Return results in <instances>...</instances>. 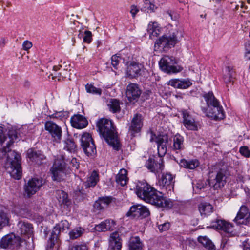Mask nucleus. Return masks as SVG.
I'll use <instances>...</instances> for the list:
<instances>
[{
	"label": "nucleus",
	"instance_id": "45",
	"mask_svg": "<svg viewBox=\"0 0 250 250\" xmlns=\"http://www.w3.org/2000/svg\"><path fill=\"white\" fill-rule=\"evenodd\" d=\"M84 229L81 228L74 229L69 232L70 238L71 239H75L80 237L83 233Z\"/></svg>",
	"mask_w": 250,
	"mask_h": 250
},
{
	"label": "nucleus",
	"instance_id": "64",
	"mask_svg": "<svg viewBox=\"0 0 250 250\" xmlns=\"http://www.w3.org/2000/svg\"><path fill=\"white\" fill-rule=\"evenodd\" d=\"M6 42V39L4 38H1L0 40V47L3 48Z\"/></svg>",
	"mask_w": 250,
	"mask_h": 250
},
{
	"label": "nucleus",
	"instance_id": "21",
	"mask_svg": "<svg viewBox=\"0 0 250 250\" xmlns=\"http://www.w3.org/2000/svg\"><path fill=\"white\" fill-rule=\"evenodd\" d=\"M250 214L248 208L242 206L234 221L238 224L247 225L250 222Z\"/></svg>",
	"mask_w": 250,
	"mask_h": 250
},
{
	"label": "nucleus",
	"instance_id": "30",
	"mask_svg": "<svg viewBox=\"0 0 250 250\" xmlns=\"http://www.w3.org/2000/svg\"><path fill=\"white\" fill-rule=\"evenodd\" d=\"M143 243L138 236L131 237L129 241V250H142Z\"/></svg>",
	"mask_w": 250,
	"mask_h": 250
},
{
	"label": "nucleus",
	"instance_id": "56",
	"mask_svg": "<svg viewBox=\"0 0 250 250\" xmlns=\"http://www.w3.org/2000/svg\"><path fill=\"white\" fill-rule=\"evenodd\" d=\"M178 85L177 88L186 89L188 88V81L186 80H179Z\"/></svg>",
	"mask_w": 250,
	"mask_h": 250
},
{
	"label": "nucleus",
	"instance_id": "55",
	"mask_svg": "<svg viewBox=\"0 0 250 250\" xmlns=\"http://www.w3.org/2000/svg\"><path fill=\"white\" fill-rule=\"evenodd\" d=\"M32 46V43L31 42L26 40L22 44V47L24 50L27 51Z\"/></svg>",
	"mask_w": 250,
	"mask_h": 250
},
{
	"label": "nucleus",
	"instance_id": "4",
	"mask_svg": "<svg viewBox=\"0 0 250 250\" xmlns=\"http://www.w3.org/2000/svg\"><path fill=\"white\" fill-rule=\"evenodd\" d=\"M69 223L66 220H63L56 225L53 228L51 236L48 241L47 248H52L55 244H60L59 235L62 231L68 229Z\"/></svg>",
	"mask_w": 250,
	"mask_h": 250
},
{
	"label": "nucleus",
	"instance_id": "32",
	"mask_svg": "<svg viewBox=\"0 0 250 250\" xmlns=\"http://www.w3.org/2000/svg\"><path fill=\"white\" fill-rule=\"evenodd\" d=\"M147 31L151 39L157 37L160 34V27L156 22H150L148 25Z\"/></svg>",
	"mask_w": 250,
	"mask_h": 250
},
{
	"label": "nucleus",
	"instance_id": "49",
	"mask_svg": "<svg viewBox=\"0 0 250 250\" xmlns=\"http://www.w3.org/2000/svg\"><path fill=\"white\" fill-rule=\"evenodd\" d=\"M239 152L242 154V155L246 157H249L250 156V150L246 146L241 147L239 150Z\"/></svg>",
	"mask_w": 250,
	"mask_h": 250
},
{
	"label": "nucleus",
	"instance_id": "23",
	"mask_svg": "<svg viewBox=\"0 0 250 250\" xmlns=\"http://www.w3.org/2000/svg\"><path fill=\"white\" fill-rule=\"evenodd\" d=\"M27 156L29 161L37 165H41L45 159V156L41 151H36L31 148L27 152Z\"/></svg>",
	"mask_w": 250,
	"mask_h": 250
},
{
	"label": "nucleus",
	"instance_id": "3",
	"mask_svg": "<svg viewBox=\"0 0 250 250\" xmlns=\"http://www.w3.org/2000/svg\"><path fill=\"white\" fill-rule=\"evenodd\" d=\"M146 203L154 205L158 208H170L173 207L172 201L163 196L162 192L155 188L149 197L146 199Z\"/></svg>",
	"mask_w": 250,
	"mask_h": 250
},
{
	"label": "nucleus",
	"instance_id": "40",
	"mask_svg": "<svg viewBox=\"0 0 250 250\" xmlns=\"http://www.w3.org/2000/svg\"><path fill=\"white\" fill-rule=\"evenodd\" d=\"M233 73L232 69L230 67L228 66L226 68L225 73L223 76L224 81L226 83L232 82Z\"/></svg>",
	"mask_w": 250,
	"mask_h": 250
},
{
	"label": "nucleus",
	"instance_id": "34",
	"mask_svg": "<svg viewBox=\"0 0 250 250\" xmlns=\"http://www.w3.org/2000/svg\"><path fill=\"white\" fill-rule=\"evenodd\" d=\"M127 174V171L125 169H121L119 173L116 175V182L122 186L125 185L128 180Z\"/></svg>",
	"mask_w": 250,
	"mask_h": 250
},
{
	"label": "nucleus",
	"instance_id": "47",
	"mask_svg": "<svg viewBox=\"0 0 250 250\" xmlns=\"http://www.w3.org/2000/svg\"><path fill=\"white\" fill-rule=\"evenodd\" d=\"M86 91L88 93L97 94L100 95L102 93V90L100 88H97L91 84H86L85 85Z\"/></svg>",
	"mask_w": 250,
	"mask_h": 250
},
{
	"label": "nucleus",
	"instance_id": "8",
	"mask_svg": "<svg viewBox=\"0 0 250 250\" xmlns=\"http://www.w3.org/2000/svg\"><path fill=\"white\" fill-rule=\"evenodd\" d=\"M81 145L83 149L88 156L94 155L96 152L94 141L89 133H83L81 138Z\"/></svg>",
	"mask_w": 250,
	"mask_h": 250
},
{
	"label": "nucleus",
	"instance_id": "35",
	"mask_svg": "<svg viewBox=\"0 0 250 250\" xmlns=\"http://www.w3.org/2000/svg\"><path fill=\"white\" fill-rule=\"evenodd\" d=\"M162 183L165 186L167 187V188H169V190L171 188L173 189L174 188V183L173 177L170 173H167L165 175H163L162 178Z\"/></svg>",
	"mask_w": 250,
	"mask_h": 250
},
{
	"label": "nucleus",
	"instance_id": "29",
	"mask_svg": "<svg viewBox=\"0 0 250 250\" xmlns=\"http://www.w3.org/2000/svg\"><path fill=\"white\" fill-rule=\"evenodd\" d=\"M99 181V174L96 171L94 170L92 172L87 181L84 183V187L85 188H93L96 186Z\"/></svg>",
	"mask_w": 250,
	"mask_h": 250
},
{
	"label": "nucleus",
	"instance_id": "26",
	"mask_svg": "<svg viewBox=\"0 0 250 250\" xmlns=\"http://www.w3.org/2000/svg\"><path fill=\"white\" fill-rule=\"evenodd\" d=\"M111 197H101L96 201L93 207L97 210H101L107 208L112 201Z\"/></svg>",
	"mask_w": 250,
	"mask_h": 250
},
{
	"label": "nucleus",
	"instance_id": "59",
	"mask_svg": "<svg viewBox=\"0 0 250 250\" xmlns=\"http://www.w3.org/2000/svg\"><path fill=\"white\" fill-rule=\"evenodd\" d=\"M138 11L139 10L136 6L132 5L131 6L130 13L132 14V16L133 18L135 17L136 14L137 13Z\"/></svg>",
	"mask_w": 250,
	"mask_h": 250
},
{
	"label": "nucleus",
	"instance_id": "46",
	"mask_svg": "<svg viewBox=\"0 0 250 250\" xmlns=\"http://www.w3.org/2000/svg\"><path fill=\"white\" fill-rule=\"evenodd\" d=\"M208 184L203 182H199L196 184L192 183L193 191L195 193H199L200 190L202 188H205Z\"/></svg>",
	"mask_w": 250,
	"mask_h": 250
},
{
	"label": "nucleus",
	"instance_id": "41",
	"mask_svg": "<svg viewBox=\"0 0 250 250\" xmlns=\"http://www.w3.org/2000/svg\"><path fill=\"white\" fill-rule=\"evenodd\" d=\"M110 221L106 220L100 224L96 226V229L99 231H105L110 229L111 226L110 225Z\"/></svg>",
	"mask_w": 250,
	"mask_h": 250
},
{
	"label": "nucleus",
	"instance_id": "5",
	"mask_svg": "<svg viewBox=\"0 0 250 250\" xmlns=\"http://www.w3.org/2000/svg\"><path fill=\"white\" fill-rule=\"evenodd\" d=\"M176 63L175 58L173 56H165L159 62L160 67L167 73H174L181 71L182 68L180 66H175Z\"/></svg>",
	"mask_w": 250,
	"mask_h": 250
},
{
	"label": "nucleus",
	"instance_id": "44",
	"mask_svg": "<svg viewBox=\"0 0 250 250\" xmlns=\"http://www.w3.org/2000/svg\"><path fill=\"white\" fill-rule=\"evenodd\" d=\"M64 149L70 152H74L76 149V145L74 142L71 139H67L64 142Z\"/></svg>",
	"mask_w": 250,
	"mask_h": 250
},
{
	"label": "nucleus",
	"instance_id": "57",
	"mask_svg": "<svg viewBox=\"0 0 250 250\" xmlns=\"http://www.w3.org/2000/svg\"><path fill=\"white\" fill-rule=\"evenodd\" d=\"M246 53L245 55V58L247 60L250 59V42L245 46Z\"/></svg>",
	"mask_w": 250,
	"mask_h": 250
},
{
	"label": "nucleus",
	"instance_id": "37",
	"mask_svg": "<svg viewBox=\"0 0 250 250\" xmlns=\"http://www.w3.org/2000/svg\"><path fill=\"white\" fill-rule=\"evenodd\" d=\"M110 111L113 113H118L121 111L120 102L116 99H112L108 104Z\"/></svg>",
	"mask_w": 250,
	"mask_h": 250
},
{
	"label": "nucleus",
	"instance_id": "20",
	"mask_svg": "<svg viewBox=\"0 0 250 250\" xmlns=\"http://www.w3.org/2000/svg\"><path fill=\"white\" fill-rule=\"evenodd\" d=\"M145 166L151 172L155 174L161 172L164 169L163 159L159 158L158 160H156L149 158L146 161Z\"/></svg>",
	"mask_w": 250,
	"mask_h": 250
},
{
	"label": "nucleus",
	"instance_id": "51",
	"mask_svg": "<svg viewBox=\"0 0 250 250\" xmlns=\"http://www.w3.org/2000/svg\"><path fill=\"white\" fill-rule=\"evenodd\" d=\"M83 41L85 42L89 43L92 41V33L88 30L84 31V36Z\"/></svg>",
	"mask_w": 250,
	"mask_h": 250
},
{
	"label": "nucleus",
	"instance_id": "2",
	"mask_svg": "<svg viewBox=\"0 0 250 250\" xmlns=\"http://www.w3.org/2000/svg\"><path fill=\"white\" fill-rule=\"evenodd\" d=\"M96 126L100 135L108 144L115 147L118 140L113 122L108 119L102 118L98 121Z\"/></svg>",
	"mask_w": 250,
	"mask_h": 250
},
{
	"label": "nucleus",
	"instance_id": "25",
	"mask_svg": "<svg viewBox=\"0 0 250 250\" xmlns=\"http://www.w3.org/2000/svg\"><path fill=\"white\" fill-rule=\"evenodd\" d=\"M143 65L135 62H130L127 67V75L130 78H135L140 75Z\"/></svg>",
	"mask_w": 250,
	"mask_h": 250
},
{
	"label": "nucleus",
	"instance_id": "60",
	"mask_svg": "<svg viewBox=\"0 0 250 250\" xmlns=\"http://www.w3.org/2000/svg\"><path fill=\"white\" fill-rule=\"evenodd\" d=\"M198 73L197 72H195L194 70H192L191 72V79L190 80L192 81H197L198 78Z\"/></svg>",
	"mask_w": 250,
	"mask_h": 250
},
{
	"label": "nucleus",
	"instance_id": "38",
	"mask_svg": "<svg viewBox=\"0 0 250 250\" xmlns=\"http://www.w3.org/2000/svg\"><path fill=\"white\" fill-rule=\"evenodd\" d=\"M184 138L180 135L177 134L173 138V149L174 150H181L183 149Z\"/></svg>",
	"mask_w": 250,
	"mask_h": 250
},
{
	"label": "nucleus",
	"instance_id": "28",
	"mask_svg": "<svg viewBox=\"0 0 250 250\" xmlns=\"http://www.w3.org/2000/svg\"><path fill=\"white\" fill-rule=\"evenodd\" d=\"M198 209L201 216H207L213 212V208L208 202H202L199 205Z\"/></svg>",
	"mask_w": 250,
	"mask_h": 250
},
{
	"label": "nucleus",
	"instance_id": "14",
	"mask_svg": "<svg viewBox=\"0 0 250 250\" xmlns=\"http://www.w3.org/2000/svg\"><path fill=\"white\" fill-rule=\"evenodd\" d=\"M42 185V180L40 178H33L29 180L24 185V191L28 196L37 192Z\"/></svg>",
	"mask_w": 250,
	"mask_h": 250
},
{
	"label": "nucleus",
	"instance_id": "1",
	"mask_svg": "<svg viewBox=\"0 0 250 250\" xmlns=\"http://www.w3.org/2000/svg\"><path fill=\"white\" fill-rule=\"evenodd\" d=\"M17 138L16 130L9 131L7 136L3 133V128L0 126V151L3 155L7 154L4 164V168L12 177L19 180L22 176L21 155L10 150V147Z\"/></svg>",
	"mask_w": 250,
	"mask_h": 250
},
{
	"label": "nucleus",
	"instance_id": "12",
	"mask_svg": "<svg viewBox=\"0 0 250 250\" xmlns=\"http://www.w3.org/2000/svg\"><path fill=\"white\" fill-rule=\"evenodd\" d=\"M148 209L145 206L138 204L132 206L127 215L135 219H142L149 216Z\"/></svg>",
	"mask_w": 250,
	"mask_h": 250
},
{
	"label": "nucleus",
	"instance_id": "24",
	"mask_svg": "<svg viewBox=\"0 0 250 250\" xmlns=\"http://www.w3.org/2000/svg\"><path fill=\"white\" fill-rule=\"evenodd\" d=\"M70 122L72 126L77 129L84 128L88 125L86 118L80 114H75L72 116Z\"/></svg>",
	"mask_w": 250,
	"mask_h": 250
},
{
	"label": "nucleus",
	"instance_id": "53",
	"mask_svg": "<svg viewBox=\"0 0 250 250\" xmlns=\"http://www.w3.org/2000/svg\"><path fill=\"white\" fill-rule=\"evenodd\" d=\"M169 228L170 223L169 222H165L158 226V228L161 232L168 230Z\"/></svg>",
	"mask_w": 250,
	"mask_h": 250
},
{
	"label": "nucleus",
	"instance_id": "16",
	"mask_svg": "<svg viewBox=\"0 0 250 250\" xmlns=\"http://www.w3.org/2000/svg\"><path fill=\"white\" fill-rule=\"evenodd\" d=\"M142 91L137 84L131 83L127 86L126 96L130 102L137 101Z\"/></svg>",
	"mask_w": 250,
	"mask_h": 250
},
{
	"label": "nucleus",
	"instance_id": "43",
	"mask_svg": "<svg viewBox=\"0 0 250 250\" xmlns=\"http://www.w3.org/2000/svg\"><path fill=\"white\" fill-rule=\"evenodd\" d=\"M9 219L6 214L3 211H0V231L2 228L8 225Z\"/></svg>",
	"mask_w": 250,
	"mask_h": 250
},
{
	"label": "nucleus",
	"instance_id": "22",
	"mask_svg": "<svg viewBox=\"0 0 250 250\" xmlns=\"http://www.w3.org/2000/svg\"><path fill=\"white\" fill-rule=\"evenodd\" d=\"M17 232L29 238L33 235V227L31 223L20 221L17 224Z\"/></svg>",
	"mask_w": 250,
	"mask_h": 250
},
{
	"label": "nucleus",
	"instance_id": "15",
	"mask_svg": "<svg viewBox=\"0 0 250 250\" xmlns=\"http://www.w3.org/2000/svg\"><path fill=\"white\" fill-rule=\"evenodd\" d=\"M45 129L49 132L54 141L60 142L62 133L60 126L52 121H47L45 124Z\"/></svg>",
	"mask_w": 250,
	"mask_h": 250
},
{
	"label": "nucleus",
	"instance_id": "6",
	"mask_svg": "<svg viewBox=\"0 0 250 250\" xmlns=\"http://www.w3.org/2000/svg\"><path fill=\"white\" fill-rule=\"evenodd\" d=\"M24 240L19 236L11 233L1 238L0 240V248L2 249H12L15 247L20 248Z\"/></svg>",
	"mask_w": 250,
	"mask_h": 250
},
{
	"label": "nucleus",
	"instance_id": "7",
	"mask_svg": "<svg viewBox=\"0 0 250 250\" xmlns=\"http://www.w3.org/2000/svg\"><path fill=\"white\" fill-rule=\"evenodd\" d=\"M229 175V172L226 167L220 168L216 174L215 178L209 180L208 184L210 187L213 188L215 190L224 187L226 183V179Z\"/></svg>",
	"mask_w": 250,
	"mask_h": 250
},
{
	"label": "nucleus",
	"instance_id": "61",
	"mask_svg": "<svg viewBox=\"0 0 250 250\" xmlns=\"http://www.w3.org/2000/svg\"><path fill=\"white\" fill-rule=\"evenodd\" d=\"M71 164H72V167L75 169H78L79 167V164L77 162V159L75 158H72L71 161Z\"/></svg>",
	"mask_w": 250,
	"mask_h": 250
},
{
	"label": "nucleus",
	"instance_id": "62",
	"mask_svg": "<svg viewBox=\"0 0 250 250\" xmlns=\"http://www.w3.org/2000/svg\"><path fill=\"white\" fill-rule=\"evenodd\" d=\"M179 164L180 167H183L184 168H188V161H187L185 159H181Z\"/></svg>",
	"mask_w": 250,
	"mask_h": 250
},
{
	"label": "nucleus",
	"instance_id": "17",
	"mask_svg": "<svg viewBox=\"0 0 250 250\" xmlns=\"http://www.w3.org/2000/svg\"><path fill=\"white\" fill-rule=\"evenodd\" d=\"M143 126V118L140 114H135L129 126L128 132L133 137L140 132Z\"/></svg>",
	"mask_w": 250,
	"mask_h": 250
},
{
	"label": "nucleus",
	"instance_id": "11",
	"mask_svg": "<svg viewBox=\"0 0 250 250\" xmlns=\"http://www.w3.org/2000/svg\"><path fill=\"white\" fill-rule=\"evenodd\" d=\"M154 188L146 182H139L136 186V193L140 199L146 201Z\"/></svg>",
	"mask_w": 250,
	"mask_h": 250
},
{
	"label": "nucleus",
	"instance_id": "19",
	"mask_svg": "<svg viewBox=\"0 0 250 250\" xmlns=\"http://www.w3.org/2000/svg\"><path fill=\"white\" fill-rule=\"evenodd\" d=\"M64 164L63 161L56 160L51 168L52 178L54 181H60L63 174Z\"/></svg>",
	"mask_w": 250,
	"mask_h": 250
},
{
	"label": "nucleus",
	"instance_id": "39",
	"mask_svg": "<svg viewBox=\"0 0 250 250\" xmlns=\"http://www.w3.org/2000/svg\"><path fill=\"white\" fill-rule=\"evenodd\" d=\"M198 241L208 250H216L214 245L206 237H199Z\"/></svg>",
	"mask_w": 250,
	"mask_h": 250
},
{
	"label": "nucleus",
	"instance_id": "52",
	"mask_svg": "<svg viewBox=\"0 0 250 250\" xmlns=\"http://www.w3.org/2000/svg\"><path fill=\"white\" fill-rule=\"evenodd\" d=\"M69 250H88V247L85 244L73 246Z\"/></svg>",
	"mask_w": 250,
	"mask_h": 250
},
{
	"label": "nucleus",
	"instance_id": "33",
	"mask_svg": "<svg viewBox=\"0 0 250 250\" xmlns=\"http://www.w3.org/2000/svg\"><path fill=\"white\" fill-rule=\"evenodd\" d=\"M205 100L207 103L208 108L209 109L215 105H217L219 103L217 99L214 97L212 92H209L206 93L203 96Z\"/></svg>",
	"mask_w": 250,
	"mask_h": 250
},
{
	"label": "nucleus",
	"instance_id": "13",
	"mask_svg": "<svg viewBox=\"0 0 250 250\" xmlns=\"http://www.w3.org/2000/svg\"><path fill=\"white\" fill-rule=\"evenodd\" d=\"M201 109L206 116L214 120H221L225 117L223 109L222 107L220 105L219 103L209 109H206L203 107H201Z\"/></svg>",
	"mask_w": 250,
	"mask_h": 250
},
{
	"label": "nucleus",
	"instance_id": "9",
	"mask_svg": "<svg viewBox=\"0 0 250 250\" xmlns=\"http://www.w3.org/2000/svg\"><path fill=\"white\" fill-rule=\"evenodd\" d=\"M177 42V37L174 33L172 35H164L157 40L155 43V48H161L164 50L168 49L174 46Z\"/></svg>",
	"mask_w": 250,
	"mask_h": 250
},
{
	"label": "nucleus",
	"instance_id": "58",
	"mask_svg": "<svg viewBox=\"0 0 250 250\" xmlns=\"http://www.w3.org/2000/svg\"><path fill=\"white\" fill-rule=\"evenodd\" d=\"M178 79H175V80H171L169 81L168 83V84L175 87V88H178V83H179Z\"/></svg>",
	"mask_w": 250,
	"mask_h": 250
},
{
	"label": "nucleus",
	"instance_id": "27",
	"mask_svg": "<svg viewBox=\"0 0 250 250\" xmlns=\"http://www.w3.org/2000/svg\"><path fill=\"white\" fill-rule=\"evenodd\" d=\"M122 242L118 232L112 233L110 235L109 250H121Z\"/></svg>",
	"mask_w": 250,
	"mask_h": 250
},
{
	"label": "nucleus",
	"instance_id": "42",
	"mask_svg": "<svg viewBox=\"0 0 250 250\" xmlns=\"http://www.w3.org/2000/svg\"><path fill=\"white\" fill-rule=\"evenodd\" d=\"M200 126L199 122L194 118H189L188 115V130L196 131Z\"/></svg>",
	"mask_w": 250,
	"mask_h": 250
},
{
	"label": "nucleus",
	"instance_id": "63",
	"mask_svg": "<svg viewBox=\"0 0 250 250\" xmlns=\"http://www.w3.org/2000/svg\"><path fill=\"white\" fill-rule=\"evenodd\" d=\"M199 93V91L197 88H195V89L191 90L190 91V94L192 96H196Z\"/></svg>",
	"mask_w": 250,
	"mask_h": 250
},
{
	"label": "nucleus",
	"instance_id": "31",
	"mask_svg": "<svg viewBox=\"0 0 250 250\" xmlns=\"http://www.w3.org/2000/svg\"><path fill=\"white\" fill-rule=\"evenodd\" d=\"M56 193L57 199L60 204H63L67 207H68L71 204V201L68 199L67 194L64 191L58 190L56 191Z\"/></svg>",
	"mask_w": 250,
	"mask_h": 250
},
{
	"label": "nucleus",
	"instance_id": "54",
	"mask_svg": "<svg viewBox=\"0 0 250 250\" xmlns=\"http://www.w3.org/2000/svg\"><path fill=\"white\" fill-rule=\"evenodd\" d=\"M119 57L116 55L112 56L111 57V64L115 68H117V66L119 64Z\"/></svg>",
	"mask_w": 250,
	"mask_h": 250
},
{
	"label": "nucleus",
	"instance_id": "50",
	"mask_svg": "<svg viewBox=\"0 0 250 250\" xmlns=\"http://www.w3.org/2000/svg\"><path fill=\"white\" fill-rule=\"evenodd\" d=\"M200 163L198 160L193 159L188 161V169H194L199 165Z\"/></svg>",
	"mask_w": 250,
	"mask_h": 250
},
{
	"label": "nucleus",
	"instance_id": "18",
	"mask_svg": "<svg viewBox=\"0 0 250 250\" xmlns=\"http://www.w3.org/2000/svg\"><path fill=\"white\" fill-rule=\"evenodd\" d=\"M155 141L157 144L158 156L162 158L167 153L168 137L167 134L160 135L156 137Z\"/></svg>",
	"mask_w": 250,
	"mask_h": 250
},
{
	"label": "nucleus",
	"instance_id": "36",
	"mask_svg": "<svg viewBox=\"0 0 250 250\" xmlns=\"http://www.w3.org/2000/svg\"><path fill=\"white\" fill-rule=\"evenodd\" d=\"M144 3L141 10L148 13L154 12L157 7L153 3V0H142Z\"/></svg>",
	"mask_w": 250,
	"mask_h": 250
},
{
	"label": "nucleus",
	"instance_id": "10",
	"mask_svg": "<svg viewBox=\"0 0 250 250\" xmlns=\"http://www.w3.org/2000/svg\"><path fill=\"white\" fill-rule=\"evenodd\" d=\"M210 228L223 231L228 236H234L233 227L230 223L224 220L217 218L211 221Z\"/></svg>",
	"mask_w": 250,
	"mask_h": 250
},
{
	"label": "nucleus",
	"instance_id": "48",
	"mask_svg": "<svg viewBox=\"0 0 250 250\" xmlns=\"http://www.w3.org/2000/svg\"><path fill=\"white\" fill-rule=\"evenodd\" d=\"M62 67L61 65L54 66L53 67V71L54 72V73H51L50 76H52V79H57L58 81L61 80V74L60 73H57V71L60 69Z\"/></svg>",
	"mask_w": 250,
	"mask_h": 250
}]
</instances>
